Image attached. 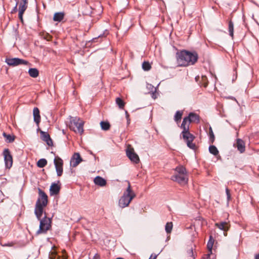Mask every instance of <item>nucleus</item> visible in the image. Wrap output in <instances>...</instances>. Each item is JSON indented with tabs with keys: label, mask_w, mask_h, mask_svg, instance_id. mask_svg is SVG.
Here are the masks:
<instances>
[{
	"label": "nucleus",
	"mask_w": 259,
	"mask_h": 259,
	"mask_svg": "<svg viewBox=\"0 0 259 259\" xmlns=\"http://www.w3.org/2000/svg\"><path fill=\"white\" fill-rule=\"evenodd\" d=\"M48 204V196L47 194L40 189H39V197L36 201L34 213L36 218L40 221L39 229L36 231V234H46L51 228L52 220L50 218L45 215L42 219V217L44 208Z\"/></svg>",
	"instance_id": "nucleus-1"
},
{
	"label": "nucleus",
	"mask_w": 259,
	"mask_h": 259,
	"mask_svg": "<svg viewBox=\"0 0 259 259\" xmlns=\"http://www.w3.org/2000/svg\"><path fill=\"white\" fill-rule=\"evenodd\" d=\"M176 58L178 66H187L197 62L198 55L196 53L183 50L176 54Z\"/></svg>",
	"instance_id": "nucleus-2"
},
{
	"label": "nucleus",
	"mask_w": 259,
	"mask_h": 259,
	"mask_svg": "<svg viewBox=\"0 0 259 259\" xmlns=\"http://www.w3.org/2000/svg\"><path fill=\"white\" fill-rule=\"evenodd\" d=\"M136 196L135 193L131 190V185L128 182V187L126 191L119 200L118 204L121 208H124L128 206L129 204Z\"/></svg>",
	"instance_id": "nucleus-3"
},
{
	"label": "nucleus",
	"mask_w": 259,
	"mask_h": 259,
	"mask_svg": "<svg viewBox=\"0 0 259 259\" xmlns=\"http://www.w3.org/2000/svg\"><path fill=\"white\" fill-rule=\"evenodd\" d=\"M175 171L176 174L171 177V179L181 185L186 184L188 181V178L186 168L182 166H180L176 167Z\"/></svg>",
	"instance_id": "nucleus-4"
},
{
	"label": "nucleus",
	"mask_w": 259,
	"mask_h": 259,
	"mask_svg": "<svg viewBox=\"0 0 259 259\" xmlns=\"http://www.w3.org/2000/svg\"><path fill=\"white\" fill-rule=\"evenodd\" d=\"M183 129L182 134L183 135V139L187 143V146L192 149L195 148V144L193 143L192 142L194 139V136L189 133V126L188 125H185V124H182L181 126Z\"/></svg>",
	"instance_id": "nucleus-5"
},
{
	"label": "nucleus",
	"mask_w": 259,
	"mask_h": 259,
	"mask_svg": "<svg viewBox=\"0 0 259 259\" xmlns=\"http://www.w3.org/2000/svg\"><path fill=\"white\" fill-rule=\"evenodd\" d=\"M83 121L79 118L74 117L70 120L69 127L74 132L82 134L83 132Z\"/></svg>",
	"instance_id": "nucleus-6"
},
{
	"label": "nucleus",
	"mask_w": 259,
	"mask_h": 259,
	"mask_svg": "<svg viewBox=\"0 0 259 259\" xmlns=\"http://www.w3.org/2000/svg\"><path fill=\"white\" fill-rule=\"evenodd\" d=\"M6 62L8 65L12 66H16L22 64L28 65L29 64L28 61L18 58H7L6 59Z\"/></svg>",
	"instance_id": "nucleus-7"
},
{
	"label": "nucleus",
	"mask_w": 259,
	"mask_h": 259,
	"mask_svg": "<svg viewBox=\"0 0 259 259\" xmlns=\"http://www.w3.org/2000/svg\"><path fill=\"white\" fill-rule=\"evenodd\" d=\"M126 153L129 159L133 162L138 163L140 159L138 155L135 152L134 149L130 145H128L126 150Z\"/></svg>",
	"instance_id": "nucleus-8"
},
{
	"label": "nucleus",
	"mask_w": 259,
	"mask_h": 259,
	"mask_svg": "<svg viewBox=\"0 0 259 259\" xmlns=\"http://www.w3.org/2000/svg\"><path fill=\"white\" fill-rule=\"evenodd\" d=\"M199 122V116L194 113H190L188 116L185 117L183 119V122L182 124H185V125H188L191 122Z\"/></svg>",
	"instance_id": "nucleus-9"
},
{
	"label": "nucleus",
	"mask_w": 259,
	"mask_h": 259,
	"mask_svg": "<svg viewBox=\"0 0 259 259\" xmlns=\"http://www.w3.org/2000/svg\"><path fill=\"white\" fill-rule=\"evenodd\" d=\"M54 164L57 171V176L60 177L63 174V164L62 159L58 156H56L54 159Z\"/></svg>",
	"instance_id": "nucleus-10"
},
{
	"label": "nucleus",
	"mask_w": 259,
	"mask_h": 259,
	"mask_svg": "<svg viewBox=\"0 0 259 259\" xmlns=\"http://www.w3.org/2000/svg\"><path fill=\"white\" fill-rule=\"evenodd\" d=\"M5 165L7 168H10L13 164V158L8 149H5L3 152Z\"/></svg>",
	"instance_id": "nucleus-11"
},
{
	"label": "nucleus",
	"mask_w": 259,
	"mask_h": 259,
	"mask_svg": "<svg viewBox=\"0 0 259 259\" xmlns=\"http://www.w3.org/2000/svg\"><path fill=\"white\" fill-rule=\"evenodd\" d=\"M82 159L78 153H75L71 158L70 165L73 167L77 166L81 162Z\"/></svg>",
	"instance_id": "nucleus-12"
},
{
	"label": "nucleus",
	"mask_w": 259,
	"mask_h": 259,
	"mask_svg": "<svg viewBox=\"0 0 259 259\" xmlns=\"http://www.w3.org/2000/svg\"><path fill=\"white\" fill-rule=\"evenodd\" d=\"M40 134L41 139L45 141L49 146H52L53 145V141L48 133L41 131Z\"/></svg>",
	"instance_id": "nucleus-13"
},
{
	"label": "nucleus",
	"mask_w": 259,
	"mask_h": 259,
	"mask_svg": "<svg viewBox=\"0 0 259 259\" xmlns=\"http://www.w3.org/2000/svg\"><path fill=\"white\" fill-rule=\"evenodd\" d=\"M33 115L34 121L36 123L37 125H38L40 121L41 118L39 114V110L38 108L35 107L33 109Z\"/></svg>",
	"instance_id": "nucleus-14"
},
{
	"label": "nucleus",
	"mask_w": 259,
	"mask_h": 259,
	"mask_svg": "<svg viewBox=\"0 0 259 259\" xmlns=\"http://www.w3.org/2000/svg\"><path fill=\"white\" fill-rule=\"evenodd\" d=\"M60 187L56 183H53L50 187V192L51 195H57L59 193Z\"/></svg>",
	"instance_id": "nucleus-15"
},
{
	"label": "nucleus",
	"mask_w": 259,
	"mask_h": 259,
	"mask_svg": "<svg viewBox=\"0 0 259 259\" xmlns=\"http://www.w3.org/2000/svg\"><path fill=\"white\" fill-rule=\"evenodd\" d=\"M236 147L237 148V149L240 152V153H243L245 151V144L244 141L241 139H237Z\"/></svg>",
	"instance_id": "nucleus-16"
},
{
	"label": "nucleus",
	"mask_w": 259,
	"mask_h": 259,
	"mask_svg": "<svg viewBox=\"0 0 259 259\" xmlns=\"http://www.w3.org/2000/svg\"><path fill=\"white\" fill-rule=\"evenodd\" d=\"M94 183L101 187L105 186L106 184V181L103 178L97 176L94 179Z\"/></svg>",
	"instance_id": "nucleus-17"
},
{
	"label": "nucleus",
	"mask_w": 259,
	"mask_h": 259,
	"mask_svg": "<svg viewBox=\"0 0 259 259\" xmlns=\"http://www.w3.org/2000/svg\"><path fill=\"white\" fill-rule=\"evenodd\" d=\"M215 225L220 229L224 231H228L229 228V225L226 222H222L219 223H216Z\"/></svg>",
	"instance_id": "nucleus-18"
},
{
	"label": "nucleus",
	"mask_w": 259,
	"mask_h": 259,
	"mask_svg": "<svg viewBox=\"0 0 259 259\" xmlns=\"http://www.w3.org/2000/svg\"><path fill=\"white\" fill-rule=\"evenodd\" d=\"M28 0H21L19 4V12L24 13L27 7Z\"/></svg>",
	"instance_id": "nucleus-19"
},
{
	"label": "nucleus",
	"mask_w": 259,
	"mask_h": 259,
	"mask_svg": "<svg viewBox=\"0 0 259 259\" xmlns=\"http://www.w3.org/2000/svg\"><path fill=\"white\" fill-rule=\"evenodd\" d=\"M28 73L31 77L36 78L39 75V71L36 68H30L28 70Z\"/></svg>",
	"instance_id": "nucleus-20"
},
{
	"label": "nucleus",
	"mask_w": 259,
	"mask_h": 259,
	"mask_svg": "<svg viewBox=\"0 0 259 259\" xmlns=\"http://www.w3.org/2000/svg\"><path fill=\"white\" fill-rule=\"evenodd\" d=\"M64 16V14L63 13H56L54 15L53 20L55 21L60 22L61 20H63Z\"/></svg>",
	"instance_id": "nucleus-21"
},
{
	"label": "nucleus",
	"mask_w": 259,
	"mask_h": 259,
	"mask_svg": "<svg viewBox=\"0 0 259 259\" xmlns=\"http://www.w3.org/2000/svg\"><path fill=\"white\" fill-rule=\"evenodd\" d=\"M115 102L120 109H122L124 108L125 103L123 101V100L121 99L120 98H116L115 100Z\"/></svg>",
	"instance_id": "nucleus-22"
},
{
	"label": "nucleus",
	"mask_w": 259,
	"mask_h": 259,
	"mask_svg": "<svg viewBox=\"0 0 259 259\" xmlns=\"http://www.w3.org/2000/svg\"><path fill=\"white\" fill-rule=\"evenodd\" d=\"M47 164V161L46 159L41 158L37 162V166L40 168L44 167Z\"/></svg>",
	"instance_id": "nucleus-23"
},
{
	"label": "nucleus",
	"mask_w": 259,
	"mask_h": 259,
	"mask_svg": "<svg viewBox=\"0 0 259 259\" xmlns=\"http://www.w3.org/2000/svg\"><path fill=\"white\" fill-rule=\"evenodd\" d=\"M101 128L103 130L107 131L110 128V125L108 122L101 121L100 122Z\"/></svg>",
	"instance_id": "nucleus-24"
},
{
	"label": "nucleus",
	"mask_w": 259,
	"mask_h": 259,
	"mask_svg": "<svg viewBox=\"0 0 259 259\" xmlns=\"http://www.w3.org/2000/svg\"><path fill=\"white\" fill-rule=\"evenodd\" d=\"M209 151L212 154L216 156L219 154V151L215 146L211 145L209 147Z\"/></svg>",
	"instance_id": "nucleus-25"
},
{
	"label": "nucleus",
	"mask_w": 259,
	"mask_h": 259,
	"mask_svg": "<svg viewBox=\"0 0 259 259\" xmlns=\"http://www.w3.org/2000/svg\"><path fill=\"white\" fill-rule=\"evenodd\" d=\"M173 227V225L172 222H168L166 224L165 227V230L167 233H171Z\"/></svg>",
	"instance_id": "nucleus-26"
},
{
	"label": "nucleus",
	"mask_w": 259,
	"mask_h": 259,
	"mask_svg": "<svg viewBox=\"0 0 259 259\" xmlns=\"http://www.w3.org/2000/svg\"><path fill=\"white\" fill-rule=\"evenodd\" d=\"M233 31H234V25L233 23L230 21L229 22V32L230 35L233 38Z\"/></svg>",
	"instance_id": "nucleus-27"
},
{
	"label": "nucleus",
	"mask_w": 259,
	"mask_h": 259,
	"mask_svg": "<svg viewBox=\"0 0 259 259\" xmlns=\"http://www.w3.org/2000/svg\"><path fill=\"white\" fill-rule=\"evenodd\" d=\"M213 242H214V240L212 238V237L211 236H210L209 237V241L207 243V247L208 249L210 252H211V249H212V246L213 245Z\"/></svg>",
	"instance_id": "nucleus-28"
},
{
	"label": "nucleus",
	"mask_w": 259,
	"mask_h": 259,
	"mask_svg": "<svg viewBox=\"0 0 259 259\" xmlns=\"http://www.w3.org/2000/svg\"><path fill=\"white\" fill-rule=\"evenodd\" d=\"M183 115V112L180 111H178L176 112L175 115V120L176 121H178L182 118V116Z\"/></svg>",
	"instance_id": "nucleus-29"
},
{
	"label": "nucleus",
	"mask_w": 259,
	"mask_h": 259,
	"mask_svg": "<svg viewBox=\"0 0 259 259\" xmlns=\"http://www.w3.org/2000/svg\"><path fill=\"white\" fill-rule=\"evenodd\" d=\"M151 65L148 62H144L142 64V68L145 71H148L151 68Z\"/></svg>",
	"instance_id": "nucleus-30"
},
{
	"label": "nucleus",
	"mask_w": 259,
	"mask_h": 259,
	"mask_svg": "<svg viewBox=\"0 0 259 259\" xmlns=\"http://www.w3.org/2000/svg\"><path fill=\"white\" fill-rule=\"evenodd\" d=\"M3 136L6 138L7 140L10 143L14 141V140L15 139L14 136H12L10 135H7L5 133H3Z\"/></svg>",
	"instance_id": "nucleus-31"
},
{
	"label": "nucleus",
	"mask_w": 259,
	"mask_h": 259,
	"mask_svg": "<svg viewBox=\"0 0 259 259\" xmlns=\"http://www.w3.org/2000/svg\"><path fill=\"white\" fill-rule=\"evenodd\" d=\"M209 135L210 137V139L211 140V142H213L214 139V136L212 128L211 127H210L209 129Z\"/></svg>",
	"instance_id": "nucleus-32"
},
{
	"label": "nucleus",
	"mask_w": 259,
	"mask_h": 259,
	"mask_svg": "<svg viewBox=\"0 0 259 259\" xmlns=\"http://www.w3.org/2000/svg\"><path fill=\"white\" fill-rule=\"evenodd\" d=\"M226 193L227 196V200L229 201L231 199V194L228 188L226 189Z\"/></svg>",
	"instance_id": "nucleus-33"
},
{
	"label": "nucleus",
	"mask_w": 259,
	"mask_h": 259,
	"mask_svg": "<svg viewBox=\"0 0 259 259\" xmlns=\"http://www.w3.org/2000/svg\"><path fill=\"white\" fill-rule=\"evenodd\" d=\"M157 256V254H152L149 259H156Z\"/></svg>",
	"instance_id": "nucleus-34"
},
{
	"label": "nucleus",
	"mask_w": 259,
	"mask_h": 259,
	"mask_svg": "<svg viewBox=\"0 0 259 259\" xmlns=\"http://www.w3.org/2000/svg\"><path fill=\"white\" fill-rule=\"evenodd\" d=\"M18 3L17 2L16 3V4L15 7L14 8V9L13 10L12 13L16 12L17 11V5H18Z\"/></svg>",
	"instance_id": "nucleus-35"
},
{
	"label": "nucleus",
	"mask_w": 259,
	"mask_h": 259,
	"mask_svg": "<svg viewBox=\"0 0 259 259\" xmlns=\"http://www.w3.org/2000/svg\"><path fill=\"white\" fill-rule=\"evenodd\" d=\"M24 13H21V12H19V18L22 20L23 15Z\"/></svg>",
	"instance_id": "nucleus-36"
},
{
	"label": "nucleus",
	"mask_w": 259,
	"mask_h": 259,
	"mask_svg": "<svg viewBox=\"0 0 259 259\" xmlns=\"http://www.w3.org/2000/svg\"><path fill=\"white\" fill-rule=\"evenodd\" d=\"M99 255L98 254H96L94 256V258L95 259H99Z\"/></svg>",
	"instance_id": "nucleus-37"
},
{
	"label": "nucleus",
	"mask_w": 259,
	"mask_h": 259,
	"mask_svg": "<svg viewBox=\"0 0 259 259\" xmlns=\"http://www.w3.org/2000/svg\"><path fill=\"white\" fill-rule=\"evenodd\" d=\"M125 114H126V118L128 120V117H129V114H128L127 113V111H125Z\"/></svg>",
	"instance_id": "nucleus-38"
},
{
	"label": "nucleus",
	"mask_w": 259,
	"mask_h": 259,
	"mask_svg": "<svg viewBox=\"0 0 259 259\" xmlns=\"http://www.w3.org/2000/svg\"><path fill=\"white\" fill-rule=\"evenodd\" d=\"M116 259H123V258H121V257H118V258H117Z\"/></svg>",
	"instance_id": "nucleus-39"
}]
</instances>
